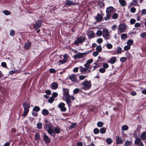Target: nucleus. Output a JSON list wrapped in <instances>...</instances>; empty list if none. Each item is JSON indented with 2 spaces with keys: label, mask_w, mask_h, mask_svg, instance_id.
Segmentation results:
<instances>
[{
  "label": "nucleus",
  "mask_w": 146,
  "mask_h": 146,
  "mask_svg": "<svg viewBox=\"0 0 146 146\" xmlns=\"http://www.w3.org/2000/svg\"><path fill=\"white\" fill-rule=\"evenodd\" d=\"M43 138L46 143H49L50 141V138L45 133L43 134Z\"/></svg>",
  "instance_id": "12"
},
{
  "label": "nucleus",
  "mask_w": 146,
  "mask_h": 146,
  "mask_svg": "<svg viewBox=\"0 0 146 146\" xmlns=\"http://www.w3.org/2000/svg\"><path fill=\"white\" fill-rule=\"evenodd\" d=\"M121 38L122 39H124L127 38V35L126 34H122L121 35Z\"/></svg>",
  "instance_id": "37"
},
{
  "label": "nucleus",
  "mask_w": 146,
  "mask_h": 146,
  "mask_svg": "<svg viewBox=\"0 0 146 146\" xmlns=\"http://www.w3.org/2000/svg\"><path fill=\"white\" fill-rule=\"evenodd\" d=\"M128 129V127L126 125H124L121 127V130L123 131H126Z\"/></svg>",
  "instance_id": "31"
},
{
  "label": "nucleus",
  "mask_w": 146,
  "mask_h": 146,
  "mask_svg": "<svg viewBox=\"0 0 146 146\" xmlns=\"http://www.w3.org/2000/svg\"><path fill=\"white\" fill-rule=\"evenodd\" d=\"M103 67L105 69L109 67V65L107 63H104L103 64Z\"/></svg>",
  "instance_id": "49"
},
{
  "label": "nucleus",
  "mask_w": 146,
  "mask_h": 146,
  "mask_svg": "<svg viewBox=\"0 0 146 146\" xmlns=\"http://www.w3.org/2000/svg\"><path fill=\"white\" fill-rule=\"evenodd\" d=\"M42 126V124L40 122H38L37 124V127L38 129H41Z\"/></svg>",
  "instance_id": "40"
},
{
  "label": "nucleus",
  "mask_w": 146,
  "mask_h": 146,
  "mask_svg": "<svg viewBox=\"0 0 146 146\" xmlns=\"http://www.w3.org/2000/svg\"><path fill=\"white\" fill-rule=\"evenodd\" d=\"M95 19L98 22L101 21L103 19V17L99 13L97 14L96 16L95 17Z\"/></svg>",
  "instance_id": "15"
},
{
  "label": "nucleus",
  "mask_w": 146,
  "mask_h": 146,
  "mask_svg": "<svg viewBox=\"0 0 146 146\" xmlns=\"http://www.w3.org/2000/svg\"><path fill=\"white\" fill-rule=\"evenodd\" d=\"M102 42L103 39L102 38H99L97 40V42L100 44L102 43Z\"/></svg>",
  "instance_id": "53"
},
{
  "label": "nucleus",
  "mask_w": 146,
  "mask_h": 146,
  "mask_svg": "<svg viewBox=\"0 0 146 146\" xmlns=\"http://www.w3.org/2000/svg\"><path fill=\"white\" fill-rule=\"evenodd\" d=\"M131 12L132 13H134L136 11V9L134 7H132L130 9Z\"/></svg>",
  "instance_id": "57"
},
{
  "label": "nucleus",
  "mask_w": 146,
  "mask_h": 146,
  "mask_svg": "<svg viewBox=\"0 0 146 146\" xmlns=\"http://www.w3.org/2000/svg\"><path fill=\"white\" fill-rule=\"evenodd\" d=\"M106 46L109 49H111L113 47L112 44L110 43H108L106 45Z\"/></svg>",
  "instance_id": "46"
},
{
  "label": "nucleus",
  "mask_w": 146,
  "mask_h": 146,
  "mask_svg": "<svg viewBox=\"0 0 146 146\" xmlns=\"http://www.w3.org/2000/svg\"><path fill=\"white\" fill-rule=\"evenodd\" d=\"M141 138L143 140H145L146 138V132H143L141 134Z\"/></svg>",
  "instance_id": "26"
},
{
  "label": "nucleus",
  "mask_w": 146,
  "mask_h": 146,
  "mask_svg": "<svg viewBox=\"0 0 146 146\" xmlns=\"http://www.w3.org/2000/svg\"><path fill=\"white\" fill-rule=\"evenodd\" d=\"M106 71V69L103 68H100L99 71L101 73H104Z\"/></svg>",
  "instance_id": "55"
},
{
  "label": "nucleus",
  "mask_w": 146,
  "mask_h": 146,
  "mask_svg": "<svg viewBox=\"0 0 146 146\" xmlns=\"http://www.w3.org/2000/svg\"><path fill=\"white\" fill-rule=\"evenodd\" d=\"M42 113L44 115H46L48 114L49 111L47 110L46 109H44L43 110L42 112Z\"/></svg>",
  "instance_id": "25"
},
{
  "label": "nucleus",
  "mask_w": 146,
  "mask_h": 146,
  "mask_svg": "<svg viewBox=\"0 0 146 146\" xmlns=\"http://www.w3.org/2000/svg\"><path fill=\"white\" fill-rule=\"evenodd\" d=\"M136 22V20L133 19H132L130 20V23L131 24H133L135 23Z\"/></svg>",
  "instance_id": "58"
},
{
  "label": "nucleus",
  "mask_w": 146,
  "mask_h": 146,
  "mask_svg": "<svg viewBox=\"0 0 146 146\" xmlns=\"http://www.w3.org/2000/svg\"><path fill=\"white\" fill-rule=\"evenodd\" d=\"M119 2L122 6L124 7L126 5V1L125 0H119Z\"/></svg>",
  "instance_id": "22"
},
{
  "label": "nucleus",
  "mask_w": 146,
  "mask_h": 146,
  "mask_svg": "<svg viewBox=\"0 0 146 146\" xmlns=\"http://www.w3.org/2000/svg\"><path fill=\"white\" fill-rule=\"evenodd\" d=\"M79 91L80 90L78 88H76L73 91V93L75 94L78 93Z\"/></svg>",
  "instance_id": "50"
},
{
  "label": "nucleus",
  "mask_w": 146,
  "mask_h": 146,
  "mask_svg": "<svg viewBox=\"0 0 146 146\" xmlns=\"http://www.w3.org/2000/svg\"><path fill=\"white\" fill-rule=\"evenodd\" d=\"M126 60V58L125 57H122L120 58V61L121 62H124Z\"/></svg>",
  "instance_id": "59"
},
{
  "label": "nucleus",
  "mask_w": 146,
  "mask_h": 146,
  "mask_svg": "<svg viewBox=\"0 0 146 146\" xmlns=\"http://www.w3.org/2000/svg\"><path fill=\"white\" fill-rule=\"evenodd\" d=\"M42 22L41 20H38L37 22L33 24V27L36 29H39L42 25Z\"/></svg>",
  "instance_id": "7"
},
{
  "label": "nucleus",
  "mask_w": 146,
  "mask_h": 146,
  "mask_svg": "<svg viewBox=\"0 0 146 146\" xmlns=\"http://www.w3.org/2000/svg\"><path fill=\"white\" fill-rule=\"evenodd\" d=\"M85 67H83L82 66H80L79 68L80 69V71L83 74L85 73L87 71H88V70L89 69V68H90V67H88L86 66H84Z\"/></svg>",
  "instance_id": "8"
},
{
  "label": "nucleus",
  "mask_w": 146,
  "mask_h": 146,
  "mask_svg": "<svg viewBox=\"0 0 146 146\" xmlns=\"http://www.w3.org/2000/svg\"><path fill=\"white\" fill-rule=\"evenodd\" d=\"M92 51V50L87 51L84 53H79L74 56V58L75 59L83 58L84 56H86V55Z\"/></svg>",
  "instance_id": "3"
},
{
  "label": "nucleus",
  "mask_w": 146,
  "mask_h": 146,
  "mask_svg": "<svg viewBox=\"0 0 146 146\" xmlns=\"http://www.w3.org/2000/svg\"><path fill=\"white\" fill-rule=\"evenodd\" d=\"M106 143L109 144H111L112 142V140L111 138H108L106 139Z\"/></svg>",
  "instance_id": "32"
},
{
  "label": "nucleus",
  "mask_w": 146,
  "mask_h": 146,
  "mask_svg": "<svg viewBox=\"0 0 146 146\" xmlns=\"http://www.w3.org/2000/svg\"><path fill=\"white\" fill-rule=\"evenodd\" d=\"M116 143L117 144H121L123 143V141L122 139L119 136H117L116 137Z\"/></svg>",
  "instance_id": "17"
},
{
  "label": "nucleus",
  "mask_w": 146,
  "mask_h": 146,
  "mask_svg": "<svg viewBox=\"0 0 146 146\" xmlns=\"http://www.w3.org/2000/svg\"><path fill=\"white\" fill-rule=\"evenodd\" d=\"M15 34V31L13 30H10V35L11 36H13Z\"/></svg>",
  "instance_id": "44"
},
{
  "label": "nucleus",
  "mask_w": 146,
  "mask_h": 146,
  "mask_svg": "<svg viewBox=\"0 0 146 146\" xmlns=\"http://www.w3.org/2000/svg\"><path fill=\"white\" fill-rule=\"evenodd\" d=\"M58 94L57 92H54L52 94V97L53 98H56L58 96Z\"/></svg>",
  "instance_id": "61"
},
{
  "label": "nucleus",
  "mask_w": 146,
  "mask_h": 146,
  "mask_svg": "<svg viewBox=\"0 0 146 146\" xmlns=\"http://www.w3.org/2000/svg\"><path fill=\"white\" fill-rule=\"evenodd\" d=\"M46 130L49 134L53 137L55 136L56 133L59 134L60 132V129L58 127H55L54 130L52 127L49 126L46 128Z\"/></svg>",
  "instance_id": "2"
},
{
  "label": "nucleus",
  "mask_w": 146,
  "mask_h": 146,
  "mask_svg": "<svg viewBox=\"0 0 146 146\" xmlns=\"http://www.w3.org/2000/svg\"><path fill=\"white\" fill-rule=\"evenodd\" d=\"M81 84L84 86V87L83 88V89L88 90L91 87V83L90 81L86 80L82 83Z\"/></svg>",
  "instance_id": "6"
},
{
  "label": "nucleus",
  "mask_w": 146,
  "mask_h": 146,
  "mask_svg": "<svg viewBox=\"0 0 146 146\" xmlns=\"http://www.w3.org/2000/svg\"><path fill=\"white\" fill-rule=\"evenodd\" d=\"M106 129L104 127H102L100 129V131L101 133L104 134L106 133Z\"/></svg>",
  "instance_id": "35"
},
{
  "label": "nucleus",
  "mask_w": 146,
  "mask_h": 146,
  "mask_svg": "<svg viewBox=\"0 0 146 146\" xmlns=\"http://www.w3.org/2000/svg\"><path fill=\"white\" fill-rule=\"evenodd\" d=\"M133 43V40L131 39H129L127 42V44L128 45L130 46Z\"/></svg>",
  "instance_id": "29"
},
{
  "label": "nucleus",
  "mask_w": 146,
  "mask_h": 146,
  "mask_svg": "<svg viewBox=\"0 0 146 146\" xmlns=\"http://www.w3.org/2000/svg\"><path fill=\"white\" fill-rule=\"evenodd\" d=\"M137 0H133L131 3L130 5L132 6L136 5L137 3Z\"/></svg>",
  "instance_id": "30"
},
{
  "label": "nucleus",
  "mask_w": 146,
  "mask_h": 146,
  "mask_svg": "<svg viewBox=\"0 0 146 146\" xmlns=\"http://www.w3.org/2000/svg\"><path fill=\"white\" fill-rule=\"evenodd\" d=\"M65 104L63 103H60L58 105V107L62 111H66V108L65 107Z\"/></svg>",
  "instance_id": "10"
},
{
  "label": "nucleus",
  "mask_w": 146,
  "mask_h": 146,
  "mask_svg": "<svg viewBox=\"0 0 146 146\" xmlns=\"http://www.w3.org/2000/svg\"><path fill=\"white\" fill-rule=\"evenodd\" d=\"M40 108L38 106H35L33 108V110L36 112H38L40 110Z\"/></svg>",
  "instance_id": "33"
},
{
  "label": "nucleus",
  "mask_w": 146,
  "mask_h": 146,
  "mask_svg": "<svg viewBox=\"0 0 146 146\" xmlns=\"http://www.w3.org/2000/svg\"><path fill=\"white\" fill-rule=\"evenodd\" d=\"M31 42H28L25 44L24 48L26 49H29L31 45Z\"/></svg>",
  "instance_id": "18"
},
{
  "label": "nucleus",
  "mask_w": 146,
  "mask_h": 146,
  "mask_svg": "<svg viewBox=\"0 0 146 146\" xmlns=\"http://www.w3.org/2000/svg\"><path fill=\"white\" fill-rule=\"evenodd\" d=\"M104 125V123L102 121H99L97 123V125L99 127H102Z\"/></svg>",
  "instance_id": "41"
},
{
  "label": "nucleus",
  "mask_w": 146,
  "mask_h": 146,
  "mask_svg": "<svg viewBox=\"0 0 146 146\" xmlns=\"http://www.w3.org/2000/svg\"><path fill=\"white\" fill-rule=\"evenodd\" d=\"M65 4L66 6L69 7L71 5H76V3L70 0H65Z\"/></svg>",
  "instance_id": "9"
},
{
  "label": "nucleus",
  "mask_w": 146,
  "mask_h": 146,
  "mask_svg": "<svg viewBox=\"0 0 146 146\" xmlns=\"http://www.w3.org/2000/svg\"><path fill=\"white\" fill-rule=\"evenodd\" d=\"M130 48V46L128 45L125 46L124 47V50H129Z\"/></svg>",
  "instance_id": "54"
},
{
  "label": "nucleus",
  "mask_w": 146,
  "mask_h": 146,
  "mask_svg": "<svg viewBox=\"0 0 146 146\" xmlns=\"http://www.w3.org/2000/svg\"><path fill=\"white\" fill-rule=\"evenodd\" d=\"M111 15V14L110 13H106V17H104V19L106 21L108 20L109 19Z\"/></svg>",
  "instance_id": "28"
},
{
  "label": "nucleus",
  "mask_w": 146,
  "mask_h": 146,
  "mask_svg": "<svg viewBox=\"0 0 146 146\" xmlns=\"http://www.w3.org/2000/svg\"><path fill=\"white\" fill-rule=\"evenodd\" d=\"M93 131L95 134H97L99 133V130L98 128H95L94 129Z\"/></svg>",
  "instance_id": "45"
},
{
  "label": "nucleus",
  "mask_w": 146,
  "mask_h": 146,
  "mask_svg": "<svg viewBox=\"0 0 146 146\" xmlns=\"http://www.w3.org/2000/svg\"><path fill=\"white\" fill-rule=\"evenodd\" d=\"M93 60L92 59H90L88 60L86 64H85L84 66H86L88 67H90L89 65L93 62Z\"/></svg>",
  "instance_id": "20"
},
{
  "label": "nucleus",
  "mask_w": 146,
  "mask_h": 146,
  "mask_svg": "<svg viewBox=\"0 0 146 146\" xmlns=\"http://www.w3.org/2000/svg\"><path fill=\"white\" fill-rule=\"evenodd\" d=\"M76 75L75 74H72L70 76L69 79L73 82H77L78 81L76 79Z\"/></svg>",
  "instance_id": "11"
},
{
  "label": "nucleus",
  "mask_w": 146,
  "mask_h": 146,
  "mask_svg": "<svg viewBox=\"0 0 146 146\" xmlns=\"http://www.w3.org/2000/svg\"><path fill=\"white\" fill-rule=\"evenodd\" d=\"M117 61V59L115 57H112L108 61V63L111 64H114Z\"/></svg>",
  "instance_id": "14"
},
{
  "label": "nucleus",
  "mask_w": 146,
  "mask_h": 146,
  "mask_svg": "<svg viewBox=\"0 0 146 146\" xmlns=\"http://www.w3.org/2000/svg\"><path fill=\"white\" fill-rule=\"evenodd\" d=\"M87 77V76H79V79L80 80H82Z\"/></svg>",
  "instance_id": "60"
},
{
  "label": "nucleus",
  "mask_w": 146,
  "mask_h": 146,
  "mask_svg": "<svg viewBox=\"0 0 146 146\" xmlns=\"http://www.w3.org/2000/svg\"><path fill=\"white\" fill-rule=\"evenodd\" d=\"M94 35V33L93 32H90L88 34V36L89 37L92 38Z\"/></svg>",
  "instance_id": "47"
},
{
  "label": "nucleus",
  "mask_w": 146,
  "mask_h": 146,
  "mask_svg": "<svg viewBox=\"0 0 146 146\" xmlns=\"http://www.w3.org/2000/svg\"><path fill=\"white\" fill-rule=\"evenodd\" d=\"M58 87V85L56 82H53L51 84V88L53 90H56L57 88Z\"/></svg>",
  "instance_id": "16"
},
{
  "label": "nucleus",
  "mask_w": 146,
  "mask_h": 146,
  "mask_svg": "<svg viewBox=\"0 0 146 146\" xmlns=\"http://www.w3.org/2000/svg\"><path fill=\"white\" fill-rule=\"evenodd\" d=\"M141 141V139L139 138H137L135 141V143L136 145H138L139 144H140Z\"/></svg>",
  "instance_id": "24"
},
{
  "label": "nucleus",
  "mask_w": 146,
  "mask_h": 146,
  "mask_svg": "<svg viewBox=\"0 0 146 146\" xmlns=\"http://www.w3.org/2000/svg\"><path fill=\"white\" fill-rule=\"evenodd\" d=\"M132 143L131 141H127L125 143V145L126 146H130Z\"/></svg>",
  "instance_id": "39"
},
{
  "label": "nucleus",
  "mask_w": 146,
  "mask_h": 146,
  "mask_svg": "<svg viewBox=\"0 0 146 146\" xmlns=\"http://www.w3.org/2000/svg\"><path fill=\"white\" fill-rule=\"evenodd\" d=\"M67 56L66 55H64L63 56L64 59L63 60H59V63L63 64L66 62H67V59L66 58Z\"/></svg>",
  "instance_id": "19"
},
{
  "label": "nucleus",
  "mask_w": 146,
  "mask_h": 146,
  "mask_svg": "<svg viewBox=\"0 0 146 146\" xmlns=\"http://www.w3.org/2000/svg\"><path fill=\"white\" fill-rule=\"evenodd\" d=\"M1 65L2 67L7 68V64L5 62H2L1 63Z\"/></svg>",
  "instance_id": "62"
},
{
  "label": "nucleus",
  "mask_w": 146,
  "mask_h": 146,
  "mask_svg": "<svg viewBox=\"0 0 146 146\" xmlns=\"http://www.w3.org/2000/svg\"><path fill=\"white\" fill-rule=\"evenodd\" d=\"M102 36L105 39L108 40L110 39L109 33L107 29H104L102 31Z\"/></svg>",
  "instance_id": "5"
},
{
  "label": "nucleus",
  "mask_w": 146,
  "mask_h": 146,
  "mask_svg": "<svg viewBox=\"0 0 146 146\" xmlns=\"http://www.w3.org/2000/svg\"><path fill=\"white\" fill-rule=\"evenodd\" d=\"M49 72L51 73H55L56 72V71L55 69L50 68L49 70Z\"/></svg>",
  "instance_id": "56"
},
{
  "label": "nucleus",
  "mask_w": 146,
  "mask_h": 146,
  "mask_svg": "<svg viewBox=\"0 0 146 146\" xmlns=\"http://www.w3.org/2000/svg\"><path fill=\"white\" fill-rule=\"evenodd\" d=\"M112 17L113 19H116L118 17V15L116 13H114Z\"/></svg>",
  "instance_id": "51"
},
{
  "label": "nucleus",
  "mask_w": 146,
  "mask_h": 146,
  "mask_svg": "<svg viewBox=\"0 0 146 146\" xmlns=\"http://www.w3.org/2000/svg\"><path fill=\"white\" fill-rule=\"evenodd\" d=\"M23 106L24 107V109H29L30 107V104H27L25 102L23 104Z\"/></svg>",
  "instance_id": "21"
},
{
  "label": "nucleus",
  "mask_w": 146,
  "mask_h": 146,
  "mask_svg": "<svg viewBox=\"0 0 146 146\" xmlns=\"http://www.w3.org/2000/svg\"><path fill=\"white\" fill-rule=\"evenodd\" d=\"M119 29L121 33L124 32L125 29V25L123 24H120L119 27Z\"/></svg>",
  "instance_id": "13"
},
{
  "label": "nucleus",
  "mask_w": 146,
  "mask_h": 146,
  "mask_svg": "<svg viewBox=\"0 0 146 146\" xmlns=\"http://www.w3.org/2000/svg\"><path fill=\"white\" fill-rule=\"evenodd\" d=\"M113 7L112 6H110L108 7L106 10V13H111L113 11Z\"/></svg>",
  "instance_id": "23"
},
{
  "label": "nucleus",
  "mask_w": 146,
  "mask_h": 146,
  "mask_svg": "<svg viewBox=\"0 0 146 146\" xmlns=\"http://www.w3.org/2000/svg\"><path fill=\"white\" fill-rule=\"evenodd\" d=\"M3 13L6 15H9L10 14V12L7 10H4L3 11Z\"/></svg>",
  "instance_id": "52"
},
{
  "label": "nucleus",
  "mask_w": 146,
  "mask_h": 146,
  "mask_svg": "<svg viewBox=\"0 0 146 146\" xmlns=\"http://www.w3.org/2000/svg\"><path fill=\"white\" fill-rule=\"evenodd\" d=\"M122 49L120 47H118L117 49L116 50V52L117 54L121 53L122 52Z\"/></svg>",
  "instance_id": "36"
},
{
  "label": "nucleus",
  "mask_w": 146,
  "mask_h": 146,
  "mask_svg": "<svg viewBox=\"0 0 146 146\" xmlns=\"http://www.w3.org/2000/svg\"><path fill=\"white\" fill-rule=\"evenodd\" d=\"M125 55L126 56L127 58H129L131 56V54L128 51L125 52Z\"/></svg>",
  "instance_id": "42"
},
{
  "label": "nucleus",
  "mask_w": 146,
  "mask_h": 146,
  "mask_svg": "<svg viewBox=\"0 0 146 146\" xmlns=\"http://www.w3.org/2000/svg\"><path fill=\"white\" fill-rule=\"evenodd\" d=\"M63 96L65 101L66 102L69 107L71 105V103L70 100V96L69 93V90L67 88H63Z\"/></svg>",
  "instance_id": "1"
},
{
  "label": "nucleus",
  "mask_w": 146,
  "mask_h": 146,
  "mask_svg": "<svg viewBox=\"0 0 146 146\" xmlns=\"http://www.w3.org/2000/svg\"><path fill=\"white\" fill-rule=\"evenodd\" d=\"M86 38L85 36H82L79 37L74 42V43L77 46H78L79 44H82L86 40Z\"/></svg>",
  "instance_id": "4"
},
{
  "label": "nucleus",
  "mask_w": 146,
  "mask_h": 146,
  "mask_svg": "<svg viewBox=\"0 0 146 146\" xmlns=\"http://www.w3.org/2000/svg\"><path fill=\"white\" fill-rule=\"evenodd\" d=\"M141 36L143 38H145L146 37V33L145 32L141 34Z\"/></svg>",
  "instance_id": "63"
},
{
  "label": "nucleus",
  "mask_w": 146,
  "mask_h": 146,
  "mask_svg": "<svg viewBox=\"0 0 146 146\" xmlns=\"http://www.w3.org/2000/svg\"><path fill=\"white\" fill-rule=\"evenodd\" d=\"M102 34V32L100 30H98V31L96 33L97 35L99 36H101Z\"/></svg>",
  "instance_id": "34"
},
{
  "label": "nucleus",
  "mask_w": 146,
  "mask_h": 146,
  "mask_svg": "<svg viewBox=\"0 0 146 146\" xmlns=\"http://www.w3.org/2000/svg\"><path fill=\"white\" fill-rule=\"evenodd\" d=\"M35 140L38 141L40 139V135L39 133H36L35 135Z\"/></svg>",
  "instance_id": "27"
},
{
  "label": "nucleus",
  "mask_w": 146,
  "mask_h": 146,
  "mask_svg": "<svg viewBox=\"0 0 146 146\" xmlns=\"http://www.w3.org/2000/svg\"><path fill=\"white\" fill-rule=\"evenodd\" d=\"M99 54V52L97 51L94 52L93 54V55L94 56H97Z\"/></svg>",
  "instance_id": "64"
},
{
  "label": "nucleus",
  "mask_w": 146,
  "mask_h": 146,
  "mask_svg": "<svg viewBox=\"0 0 146 146\" xmlns=\"http://www.w3.org/2000/svg\"><path fill=\"white\" fill-rule=\"evenodd\" d=\"M54 99L52 97L50 98L48 100V102L50 103H52L54 101Z\"/></svg>",
  "instance_id": "43"
},
{
  "label": "nucleus",
  "mask_w": 146,
  "mask_h": 146,
  "mask_svg": "<svg viewBox=\"0 0 146 146\" xmlns=\"http://www.w3.org/2000/svg\"><path fill=\"white\" fill-rule=\"evenodd\" d=\"M96 50L98 52H101L102 50L101 46L100 45L97 46L96 48Z\"/></svg>",
  "instance_id": "38"
},
{
  "label": "nucleus",
  "mask_w": 146,
  "mask_h": 146,
  "mask_svg": "<svg viewBox=\"0 0 146 146\" xmlns=\"http://www.w3.org/2000/svg\"><path fill=\"white\" fill-rule=\"evenodd\" d=\"M76 125V123H73L70 126V129H72L75 127Z\"/></svg>",
  "instance_id": "48"
}]
</instances>
